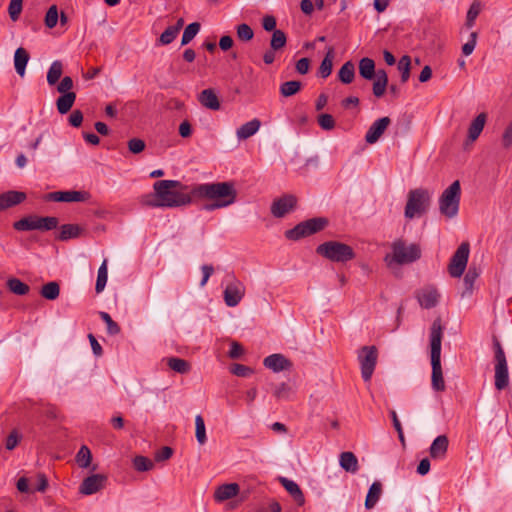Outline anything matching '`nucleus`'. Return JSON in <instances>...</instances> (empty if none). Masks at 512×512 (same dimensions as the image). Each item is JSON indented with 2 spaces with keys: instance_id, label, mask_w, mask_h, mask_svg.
I'll use <instances>...</instances> for the list:
<instances>
[{
  "instance_id": "nucleus-1",
  "label": "nucleus",
  "mask_w": 512,
  "mask_h": 512,
  "mask_svg": "<svg viewBox=\"0 0 512 512\" xmlns=\"http://www.w3.org/2000/svg\"><path fill=\"white\" fill-rule=\"evenodd\" d=\"M191 195L195 198L211 201L204 209L213 211L228 207L236 202L237 190L231 181L197 184L191 189Z\"/></svg>"
},
{
  "instance_id": "nucleus-2",
  "label": "nucleus",
  "mask_w": 512,
  "mask_h": 512,
  "mask_svg": "<svg viewBox=\"0 0 512 512\" xmlns=\"http://www.w3.org/2000/svg\"><path fill=\"white\" fill-rule=\"evenodd\" d=\"M443 328L440 319H435L430 329V347H431V386L433 390L439 392L445 390V381L441 367V342Z\"/></svg>"
},
{
  "instance_id": "nucleus-3",
  "label": "nucleus",
  "mask_w": 512,
  "mask_h": 512,
  "mask_svg": "<svg viewBox=\"0 0 512 512\" xmlns=\"http://www.w3.org/2000/svg\"><path fill=\"white\" fill-rule=\"evenodd\" d=\"M391 253L384 257L388 267L394 265H406L417 261L421 257V249L418 244L397 239L391 244Z\"/></svg>"
},
{
  "instance_id": "nucleus-4",
  "label": "nucleus",
  "mask_w": 512,
  "mask_h": 512,
  "mask_svg": "<svg viewBox=\"0 0 512 512\" xmlns=\"http://www.w3.org/2000/svg\"><path fill=\"white\" fill-rule=\"evenodd\" d=\"M179 185L180 182L175 180H160L154 183L153 188L159 199L160 207H180L191 202L189 195L172 190Z\"/></svg>"
},
{
  "instance_id": "nucleus-5",
  "label": "nucleus",
  "mask_w": 512,
  "mask_h": 512,
  "mask_svg": "<svg viewBox=\"0 0 512 512\" xmlns=\"http://www.w3.org/2000/svg\"><path fill=\"white\" fill-rule=\"evenodd\" d=\"M320 256L337 263H345L355 258L353 248L339 241H327L316 248Z\"/></svg>"
},
{
  "instance_id": "nucleus-6",
  "label": "nucleus",
  "mask_w": 512,
  "mask_h": 512,
  "mask_svg": "<svg viewBox=\"0 0 512 512\" xmlns=\"http://www.w3.org/2000/svg\"><path fill=\"white\" fill-rule=\"evenodd\" d=\"M461 187L458 180L446 188L439 198V210L447 218L457 216L460 205Z\"/></svg>"
},
{
  "instance_id": "nucleus-7",
  "label": "nucleus",
  "mask_w": 512,
  "mask_h": 512,
  "mask_svg": "<svg viewBox=\"0 0 512 512\" xmlns=\"http://www.w3.org/2000/svg\"><path fill=\"white\" fill-rule=\"evenodd\" d=\"M495 362V388L499 391L509 384L508 364L504 349L496 336L492 338Z\"/></svg>"
},
{
  "instance_id": "nucleus-8",
  "label": "nucleus",
  "mask_w": 512,
  "mask_h": 512,
  "mask_svg": "<svg viewBox=\"0 0 512 512\" xmlns=\"http://www.w3.org/2000/svg\"><path fill=\"white\" fill-rule=\"evenodd\" d=\"M431 202V193L426 189H414L408 193V199L405 206V217L413 219L416 216L424 214Z\"/></svg>"
},
{
  "instance_id": "nucleus-9",
  "label": "nucleus",
  "mask_w": 512,
  "mask_h": 512,
  "mask_svg": "<svg viewBox=\"0 0 512 512\" xmlns=\"http://www.w3.org/2000/svg\"><path fill=\"white\" fill-rule=\"evenodd\" d=\"M378 360V350L375 346H363L358 351V361L361 369V376L365 382H369L374 373Z\"/></svg>"
},
{
  "instance_id": "nucleus-10",
  "label": "nucleus",
  "mask_w": 512,
  "mask_h": 512,
  "mask_svg": "<svg viewBox=\"0 0 512 512\" xmlns=\"http://www.w3.org/2000/svg\"><path fill=\"white\" fill-rule=\"evenodd\" d=\"M326 225L327 219L321 217L312 218L299 223L290 230H287L285 235L290 240H299L302 237L321 231Z\"/></svg>"
},
{
  "instance_id": "nucleus-11",
  "label": "nucleus",
  "mask_w": 512,
  "mask_h": 512,
  "mask_svg": "<svg viewBox=\"0 0 512 512\" xmlns=\"http://www.w3.org/2000/svg\"><path fill=\"white\" fill-rule=\"evenodd\" d=\"M58 219L56 217H26L14 223L18 231L43 230L49 231L56 228Z\"/></svg>"
},
{
  "instance_id": "nucleus-12",
  "label": "nucleus",
  "mask_w": 512,
  "mask_h": 512,
  "mask_svg": "<svg viewBox=\"0 0 512 512\" xmlns=\"http://www.w3.org/2000/svg\"><path fill=\"white\" fill-rule=\"evenodd\" d=\"M469 253V243H461L460 246L455 251V253L453 254L448 266V271L451 277L459 278L462 276L468 263Z\"/></svg>"
},
{
  "instance_id": "nucleus-13",
  "label": "nucleus",
  "mask_w": 512,
  "mask_h": 512,
  "mask_svg": "<svg viewBox=\"0 0 512 512\" xmlns=\"http://www.w3.org/2000/svg\"><path fill=\"white\" fill-rule=\"evenodd\" d=\"M245 295L244 284L236 278L230 281L224 290V301L228 307L237 306Z\"/></svg>"
},
{
  "instance_id": "nucleus-14",
  "label": "nucleus",
  "mask_w": 512,
  "mask_h": 512,
  "mask_svg": "<svg viewBox=\"0 0 512 512\" xmlns=\"http://www.w3.org/2000/svg\"><path fill=\"white\" fill-rule=\"evenodd\" d=\"M90 198V194L86 191H56L45 195L44 199L55 202H85Z\"/></svg>"
},
{
  "instance_id": "nucleus-15",
  "label": "nucleus",
  "mask_w": 512,
  "mask_h": 512,
  "mask_svg": "<svg viewBox=\"0 0 512 512\" xmlns=\"http://www.w3.org/2000/svg\"><path fill=\"white\" fill-rule=\"evenodd\" d=\"M296 205V197L293 195H285L274 200L271 205V213L276 218H282L289 213Z\"/></svg>"
},
{
  "instance_id": "nucleus-16",
  "label": "nucleus",
  "mask_w": 512,
  "mask_h": 512,
  "mask_svg": "<svg viewBox=\"0 0 512 512\" xmlns=\"http://www.w3.org/2000/svg\"><path fill=\"white\" fill-rule=\"evenodd\" d=\"M418 302L422 308L431 309L439 302L440 294L433 286H427L417 292Z\"/></svg>"
},
{
  "instance_id": "nucleus-17",
  "label": "nucleus",
  "mask_w": 512,
  "mask_h": 512,
  "mask_svg": "<svg viewBox=\"0 0 512 512\" xmlns=\"http://www.w3.org/2000/svg\"><path fill=\"white\" fill-rule=\"evenodd\" d=\"M391 120L389 117H382L372 123L365 135V141L368 144L376 143L383 135L384 131L390 125Z\"/></svg>"
},
{
  "instance_id": "nucleus-18",
  "label": "nucleus",
  "mask_w": 512,
  "mask_h": 512,
  "mask_svg": "<svg viewBox=\"0 0 512 512\" xmlns=\"http://www.w3.org/2000/svg\"><path fill=\"white\" fill-rule=\"evenodd\" d=\"M106 476L93 474L85 478L80 486V492L84 495H92L104 487Z\"/></svg>"
},
{
  "instance_id": "nucleus-19",
  "label": "nucleus",
  "mask_w": 512,
  "mask_h": 512,
  "mask_svg": "<svg viewBox=\"0 0 512 512\" xmlns=\"http://www.w3.org/2000/svg\"><path fill=\"white\" fill-rule=\"evenodd\" d=\"M263 365L275 373L288 370L291 368L292 363L282 354H271L264 358Z\"/></svg>"
},
{
  "instance_id": "nucleus-20",
  "label": "nucleus",
  "mask_w": 512,
  "mask_h": 512,
  "mask_svg": "<svg viewBox=\"0 0 512 512\" xmlns=\"http://www.w3.org/2000/svg\"><path fill=\"white\" fill-rule=\"evenodd\" d=\"M449 446V440L446 435H439L437 436L430 448H429V454L430 457L434 460H442L446 457L447 451Z\"/></svg>"
},
{
  "instance_id": "nucleus-21",
  "label": "nucleus",
  "mask_w": 512,
  "mask_h": 512,
  "mask_svg": "<svg viewBox=\"0 0 512 512\" xmlns=\"http://www.w3.org/2000/svg\"><path fill=\"white\" fill-rule=\"evenodd\" d=\"M198 101L203 107L213 111L219 110L221 106L217 94L211 88L201 91L198 95Z\"/></svg>"
},
{
  "instance_id": "nucleus-22",
  "label": "nucleus",
  "mask_w": 512,
  "mask_h": 512,
  "mask_svg": "<svg viewBox=\"0 0 512 512\" xmlns=\"http://www.w3.org/2000/svg\"><path fill=\"white\" fill-rule=\"evenodd\" d=\"M239 493V485L237 483L223 484L219 486L214 494L215 500L223 502L229 500Z\"/></svg>"
},
{
  "instance_id": "nucleus-23",
  "label": "nucleus",
  "mask_w": 512,
  "mask_h": 512,
  "mask_svg": "<svg viewBox=\"0 0 512 512\" xmlns=\"http://www.w3.org/2000/svg\"><path fill=\"white\" fill-rule=\"evenodd\" d=\"M280 483L282 486L286 489V491L293 497L294 501L299 505L302 506L305 502L304 495L299 487V485L288 478L281 477Z\"/></svg>"
},
{
  "instance_id": "nucleus-24",
  "label": "nucleus",
  "mask_w": 512,
  "mask_h": 512,
  "mask_svg": "<svg viewBox=\"0 0 512 512\" xmlns=\"http://www.w3.org/2000/svg\"><path fill=\"white\" fill-rule=\"evenodd\" d=\"M25 194L18 191H8L0 195V211L21 203Z\"/></svg>"
},
{
  "instance_id": "nucleus-25",
  "label": "nucleus",
  "mask_w": 512,
  "mask_h": 512,
  "mask_svg": "<svg viewBox=\"0 0 512 512\" xmlns=\"http://www.w3.org/2000/svg\"><path fill=\"white\" fill-rule=\"evenodd\" d=\"M30 59L29 53L23 47L16 49L14 54V66L17 74L21 77L25 75L26 66Z\"/></svg>"
},
{
  "instance_id": "nucleus-26",
  "label": "nucleus",
  "mask_w": 512,
  "mask_h": 512,
  "mask_svg": "<svg viewBox=\"0 0 512 512\" xmlns=\"http://www.w3.org/2000/svg\"><path fill=\"white\" fill-rule=\"evenodd\" d=\"M261 126V122L258 119H253L245 124L241 125L236 135L239 140H245L256 134Z\"/></svg>"
},
{
  "instance_id": "nucleus-27",
  "label": "nucleus",
  "mask_w": 512,
  "mask_h": 512,
  "mask_svg": "<svg viewBox=\"0 0 512 512\" xmlns=\"http://www.w3.org/2000/svg\"><path fill=\"white\" fill-rule=\"evenodd\" d=\"M373 79V94L378 98L382 97L388 84V76L386 71L383 69L377 70L376 76Z\"/></svg>"
},
{
  "instance_id": "nucleus-28",
  "label": "nucleus",
  "mask_w": 512,
  "mask_h": 512,
  "mask_svg": "<svg viewBox=\"0 0 512 512\" xmlns=\"http://www.w3.org/2000/svg\"><path fill=\"white\" fill-rule=\"evenodd\" d=\"M486 115L485 113H480L470 124L468 129V138L470 141H475L485 126Z\"/></svg>"
},
{
  "instance_id": "nucleus-29",
  "label": "nucleus",
  "mask_w": 512,
  "mask_h": 512,
  "mask_svg": "<svg viewBox=\"0 0 512 512\" xmlns=\"http://www.w3.org/2000/svg\"><path fill=\"white\" fill-rule=\"evenodd\" d=\"M382 493V484L379 481H375L370 486L366 500H365V507L366 509H372L376 503L378 502L380 496Z\"/></svg>"
},
{
  "instance_id": "nucleus-30",
  "label": "nucleus",
  "mask_w": 512,
  "mask_h": 512,
  "mask_svg": "<svg viewBox=\"0 0 512 512\" xmlns=\"http://www.w3.org/2000/svg\"><path fill=\"white\" fill-rule=\"evenodd\" d=\"M76 100V94L74 92H68L66 94H62L56 100L57 110L60 114H66L72 108L74 102Z\"/></svg>"
},
{
  "instance_id": "nucleus-31",
  "label": "nucleus",
  "mask_w": 512,
  "mask_h": 512,
  "mask_svg": "<svg viewBox=\"0 0 512 512\" xmlns=\"http://www.w3.org/2000/svg\"><path fill=\"white\" fill-rule=\"evenodd\" d=\"M359 73L367 80H372L377 71H375V63L371 58L365 57L359 61Z\"/></svg>"
},
{
  "instance_id": "nucleus-32",
  "label": "nucleus",
  "mask_w": 512,
  "mask_h": 512,
  "mask_svg": "<svg viewBox=\"0 0 512 512\" xmlns=\"http://www.w3.org/2000/svg\"><path fill=\"white\" fill-rule=\"evenodd\" d=\"M340 466L347 472L355 473L358 470V460L352 452L340 454Z\"/></svg>"
},
{
  "instance_id": "nucleus-33",
  "label": "nucleus",
  "mask_w": 512,
  "mask_h": 512,
  "mask_svg": "<svg viewBox=\"0 0 512 512\" xmlns=\"http://www.w3.org/2000/svg\"><path fill=\"white\" fill-rule=\"evenodd\" d=\"M83 229L76 224H65L60 228L58 239L61 241H67L72 238H77L81 235Z\"/></svg>"
},
{
  "instance_id": "nucleus-34",
  "label": "nucleus",
  "mask_w": 512,
  "mask_h": 512,
  "mask_svg": "<svg viewBox=\"0 0 512 512\" xmlns=\"http://www.w3.org/2000/svg\"><path fill=\"white\" fill-rule=\"evenodd\" d=\"M166 361L168 367L179 374H187L191 370L190 363L182 358L169 357Z\"/></svg>"
},
{
  "instance_id": "nucleus-35",
  "label": "nucleus",
  "mask_w": 512,
  "mask_h": 512,
  "mask_svg": "<svg viewBox=\"0 0 512 512\" xmlns=\"http://www.w3.org/2000/svg\"><path fill=\"white\" fill-rule=\"evenodd\" d=\"M479 276V271L476 267L470 266L464 279H463V285H464V291L462 293V296L470 295L473 291L474 283L476 279Z\"/></svg>"
},
{
  "instance_id": "nucleus-36",
  "label": "nucleus",
  "mask_w": 512,
  "mask_h": 512,
  "mask_svg": "<svg viewBox=\"0 0 512 512\" xmlns=\"http://www.w3.org/2000/svg\"><path fill=\"white\" fill-rule=\"evenodd\" d=\"M333 57L334 49L329 47L319 67V74L322 78H327L331 74L333 67Z\"/></svg>"
},
{
  "instance_id": "nucleus-37",
  "label": "nucleus",
  "mask_w": 512,
  "mask_h": 512,
  "mask_svg": "<svg viewBox=\"0 0 512 512\" xmlns=\"http://www.w3.org/2000/svg\"><path fill=\"white\" fill-rule=\"evenodd\" d=\"M63 65L59 60H55L47 72V82L50 86L55 85L62 76Z\"/></svg>"
},
{
  "instance_id": "nucleus-38",
  "label": "nucleus",
  "mask_w": 512,
  "mask_h": 512,
  "mask_svg": "<svg viewBox=\"0 0 512 512\" xmlns=\"http://www.w3.org/2000/svg\"><path fill=\"white\" fill-rule=\"evenodd\" d=\"M355 76V66L351 61H347L342 65L338 72L340 81L344 84H349L353 81Z\"/></svg>"
},
{
  "instance_id": "nucleus-39",
  "label": "nucleus",
  "mask_w": 512,
  "mask_h": 512,
  "mask_svg": "<svg viewBox=\"0 0 512 512\" xmlns=\"http://www.w3.org/2000/svg\"><path fill=\"white\" fill-rule=\"evenodd\" d=\"M107 279H108L107 260H104L98 269L97 280H96V285H95L96 293H101L104 290L106 283H107Z\"/></svg>"
},
{
  "instance_id": "nucleus-40",
  "label": "nucleus",
  "mask_w": 512,
  "mask_h": 512,
  "mask_svg": "<svg viewBox=\"0 0 512 512\" xmlns=\"http://www.w3.org/2000/svg\"><path fill=\"white\" fill-rule=\"evenodd\" d=\"M8 289L16 295H26L30 288L27 284L19 280L18 278H10L7 280Z\"/></svg>"
},
{
  "instance_id": "nucleus-41",
  "label": "nucleus",
  "mask_w": 512,
  "mask_h": 512,
  "mask_svg": "<svg viewBox=\"0 0 512 512\" xmlns=\"http://www.w3.org/2000/svg\"><path fill=\"white\" fill-rule=\"evenodd\" d=\"M40 293L47 300H55L60 294V286L57 282H48L42 286Z\"/></svg>"
},
{
  "instance_id": "nucleus-42",
  "label": "nucleus",
  "mask_w": 512,
  "mask_h": 512,
  "mask_svg": "<svg viewBox=\"0 0 512 512\" xmlns=\"http://www.w3.org/2000/svg\"><path fill=\"white\" fill-rule=\"evenodd\" d=\"M301 89V82L293 80L287 81L280 85V93L284 97L295 95Z\"/></svg>"
},
{
  "instance_id": "nucleus-43",
  "label": "nucleus",
  "mask_w": 512,
  "mask_h": 512,
  "mask_svg": "<svg viewBox=\"0 0 512 512\" xmlns=\"http://www.w3.org/2000/svg\"><path fill=\"white\" fill-rule=\"evenodd\" d=\"M195 428H196L195 435H196L197 442L200 445L205 444L207 441L206 428H205L204 419L201 415H197L195 417Z\"/></svg>"
},
{
  "instance_id": "nucleus-44",
  "label": "nucleus",
  "mask_w": 512,
  "mask_h": 512,
  "mask_svg": "<svg viewBox=\"0 0 512 512\" xmlns=\"http://www.w3.org/2000/svg\"><path fill=\"white\" fill-rule=\"evenodd\" d=\"M200 27H201L200 23H198V22H193V23L189 24L184 29L181 44L187 45L188 43H190L194 39V37L198 34V32L200 31Z\"/></svg>"
},
{
  "instance_id": "nucleus-45",
  "label": "nucleus",
  "mask_w": 512,
  "mask_h": 512,
  "mask_svg": "<svg viewBox=\"0 0 512 512\" xmlns=\"http://www.w3.org/2000/svg\"><path fill=\"white\" fill-rule=\"evenodd\" d=\"M411 59L408 55H404L398 61V70L401 72V82L406 83L410 78Z\"/></svg>"
},
{
  "instance_id": "nucleus-46",
  "label": "nucleus",
  "mask_w": 512,
  "mask_h": 512,
  "mask_svg": "<svg viewBox=\"0 0 512 512\" xmlns=\"http://www.w3.org/2000/svg\"><path fill=\"white\" fill-rule=\"evenodd\" d=\"M91 459L92 455L90 449L87 446L83 445L76 455L77 464L82 468H87L91 463Z\"/></svg>"
},
{
  "instance_id": "nucleus-47",
  "label": "nucleus",
  "mask_w": 512,
  "mask_h": 512,
  "mask_svg": "<svg viewBox=\"0 0 512 512\" xmlns=\"http://www.w3.org/2000/svg\"><path fill=\"white\" fill-rule=\"evenodd\" d=\"M287 38L282 30H274L270 41L272 50H279L286 44Z\"/></svg>"
},
{
  "instance_id": "nucleus-48",
  "label": "nucleus",
  "mask_w": 512,
  "mask_h": 512,
  "mask_svg": "<svg viewBox=\"0 0 512 512\" xmlns=\"http://www.w3.org/2000/svg\"><path fill=\"white\" fill-rule=\"evenodd\" d=\"M99 315L101 319L105 322L107 326V333L109 335H117L120 333V326L111 318V316L107 312L101 311Z\"/></svg>"
},
{
  "instance_id": "nucleus-49",
  "label": "nucleus",
  "mask_w": 512,
  "mask_h": 512,
  "mask_svg": "<svg viewBox=\"0 0 512 512\" xmlns=\"http://www.w3.org/2000/svg\"><path fill=\"white\" fill-rule=\"evenodd\" d=\"M481 12V5L478 2H474L471 4L467 16H466V26L471 28L475 24V20Z\"/></svg>"
},
{
  "instance_id": "nucleus-50",
  "label": "nucleus",
  "mask_w": 512,
  "mask_h": 512,
  "mask_svg": "<svg viewBox=\"0 0 512 512\" xmlns=\"http://www.w3.org/2000/svg\"><path fill=\"white\" fill-rule=\"evenodd\" d=\"M23 0H10L8 13L12 21H17L22 12Z\"/></svg>"
},
{
  "instance_id": "nucleus-51",
  "label": "nucleus",
  "mask_w": 512,
  "mask_h": 512,
  "mask_svg": "<svg viewBox=\"0 0 512 512\" xmlns=\"http://www.w3.org/2000/svg\"><path fill=\"white\" fill-rule=\"evenodd\" d=\"M236 33L237 37L242 41H250L254 36L252 28L245 23H242L237 26Z\"/></svg>"
},
{
  "instance_id": "nucleus-52",
  "label": "nucleus",
  "mask_w": 512,
  "mask_h": 512,
  "mask_svg": "<svg viewBox=\"0 0 512 512\" xmlns=\"http://www.w3.org/2000/svg\"><path fill=\"white\" fill-rule=\"evenodd\" d=\"M177 35H178L177 28H173L172 26H169L160 35L159 43L161 45H168V44L172 43L175 40Z\"/></svg>"
},
{
  "instance_id": "nucleus-53",
  "label": "nucleus",
  "mask_w": 512,
  "mask_h": 512,
  "mask_svg": "<svg viewBox=\"0 0 512 512\" xmlns=\"http://www.w3.org/2000/svg\"><path fill=\"white\" fill-rule=\"evenodd\" d=\"M59 14L56 5H52L45 15V25L48 28H54L58 22Z\"/></svg>"
},
{
  "instance_id": "nucleus-54",
  "label": "nucleus",
  "mask_w": 512,
  "mask_h": 512,
  "mask_svg": "<svg viewBox=\"0 0 512 512\" xmlns=\"http://www.w3.org/2000/svg\"><path fill=\"white\" fill-rule=\"evenodd\" d=\"M133 463L135 469L141 472L148 471L154 466L153 462L144 456H136Z\"/></svg>"
},
{
  "instance_id": "nucleus-55",
  "label": "nucleus",
  "mask_w": 512,
  "mask_h": 512,
  "mask_svg": "<svg viewBox=\"0 0 512 512\" xmlns=\"http://www.w3.org/2000/svg\"><path fill=\"white\" fill-rule=\"evenodd\" d=\"M230 372L238 377H249L253 374V369L243 364H233Z\"/></svg>"
},
{
  "instance_id": "nucleus-56",
  "label": "nucleus",
  "mask_w": 512,
  "mask_h": 512,
  "mask_svg": "<svg viewBox=\"0 0 512 512\" xmlns=\"http://www.w3.org/2000/svg\"><path fill=\"white\" fill-rule=\"evenodd\" d=\"M158 201H159V199H158L155 191H154V193L145 194V195L141 196V198H140V203L143 206H147V207H153V208L160 207V204Z\"/></svg>"
},
{
  "instance_id": "nucleus-57",
  "label": "nucleus",
  "mask_w": 512,
  "mask_h": 512,
  "mask_svg": "<svg viewBox=\"0 0 512 512\" xmlns=\"http://www.w3.org/2000/svg\"><path fill=\"white\" fill-rule=\"evenodd\" d=\"M318 124L323 130H332L335 127L334 118L330 114H321L318 117Z\"/></svg>"
},
{
  "instance_id": "nucleus-58",
  "label": "nucleus",
  "mask_w": 512,
  "mask_h": 512,
  "mask_svg": "<svg viewBox=\"0 0 512 512\" xmlns=\"http://www.w3.org/2000/svg\"><path fill=\"white\" fill-rule=\"evenodd\" d=\"M146 147L145 142L139 138H132L128 141V149L133 154L141 153Z\"/></svg>"
},
{
  "instance_id": "nucleus-59",
  "label": "nucleus",
  "mask_w": 512,
  "mask_h": 512,
  "mask_svg": "<svg viewBox=\"0 0 512 512\" xmlns=\"http://www.w3.org/2000/svg\"><path fill=\"white\" fill-rule=\"evenodd\" d=\"M290 392V386L286 383H281L275 387L273 394L278 399H288Z\"/></svg>"
},
{
  "instance_id": "nucleus-60",
  "label": "nucleus",
  "mask_w": 512,
  "mask_h": 512,
  "mask_svg": "<svg viewBox=\"0 0 512 512\" xmlns=\"http://www.w3.org/2000/svg\"><path fill=\"white\" fill-rule=\"evenodd\" d=\"M476 43H477V33L472 32L470 34L469 40L462 46V53L465 56H469L470 54H472L476 47Z\"/></svg>"
},
{
  "instance_id": "nucleus-61",
  "label": "nucleus",
  "mask_w": 512,
  "mask_h": 512,
  "mask_svg": "<svg viewBox=\"0 0 512 512\" xmlns=\"http://www.w3.org/2000/svg\"><path fill=\"white\" fill-rule=\"evenodd\" d=\"M73 87V80L69 76H65L61 82L57 86V91L61 94H66L68 92H71L70 90Z\"/></svg>"
},
{
  "instance_id": "nucleus-62",
  "label": "nucleus",
  "mask_w": 512,
  "mask_h": 512,
  "mask_svg": "<svg viewBox=\"0 0 512 512\" xmlns=\"http://www.w3.org/2000/svg\"><path fill=\"white\" fill-rule=\"evenodd\" d=\"M69 124L73 127H79L83 121V114L80 110H74L69 116Z\"/></svg>"
},
{
  "instance_id": "nucleus-63",
  "label": "nucleus",
  "mask_w": 512,
  "mask_h": 512,
  "mask_svg": "<svg viewBox=\"0 0 512 512\" xmlns=\"http://www.w3.org/2000/svg\"><path fill=\"white\" fill-rule=\"evenodd\" d=\"M243 347L236 341H233L229 350V357L232 359H237L243 354Z\"/></svg>"
},
{
  "instance_id": "nucleus-64",
  "label": "nucleus",
  "mask_w": 512,
  "mask_h": 512,
  "mask_svg": "<svg viewBox=\"0 0 512 512\" xmlns=\"http://www.w3.org/2000/svg\"><path fill=\"white\" fill-rule=\"evenodd\" d=\"M502 144L505 148H509L512 145V121L506 127L502 135Z\"/></svg>"
}]
</instances>
